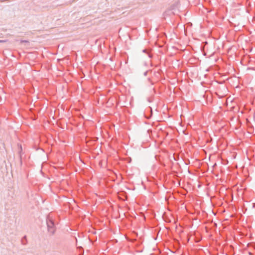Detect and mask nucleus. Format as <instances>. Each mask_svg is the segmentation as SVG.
Instances as JSON below:
<instances>
[{
  "mask_svg": "<svg viewBox=\"0 0 255 255\" xmlns=\"http://www.w3.org/2000/svg\"><path fill=\"white\" fill-rule=\"evenodd\" d=\"M46 223L48 232L51 234H54L55 232L54 223L49 216L47 218Z\"/></svg>",
  "mask_w": 255,
  "mask_h": 255,
  "instance_id": "obj_1",
  "label": "nucleus"
},
{
  "mask_svg": "<svg viewBox=\"0 0 255 255\" xmlns=\"http://www.w3.org/2000/svg\"><path fill=\"white\" fill-rule=\"evenodd\" d=\"M178 3H176L174 4H173L170 7V10H174L175 8V7L178 6Z\"/></svg>",
  "mask_w": 255,
  "mask_h": 255,
  "instance_id": "obj_2",
  "label": "nucleus"
},
{
  "mask_svg": "<svg viewBox=\"0 0 255 255\" xmlns=\"http://www.w3.org/2000/svg\"><path fill=\"white\" fill-rule=\"evenodd\" d=\"M147 72L146 71V72H145L144 73V75H146Z\"/></svg>",
  "mask_w": 255,
  "mask_h": 255,
  "instance_id": "obj_3",
  "label": "nucleus"
}]
</instances>
